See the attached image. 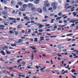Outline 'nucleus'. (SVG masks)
I'll return each mask as SVG.
<instances>
[{"label": "nucleus", "mask_w": 78, "mask_h": 78, "mask_svg": "<svg viewBox=\"0 0 78 78\" xmlns=\"http://www.w3.org/2000/svg\"><path fill=\"white\" fill-rule=\"evenodd\" d=\"M17 5H18L19 6H22V5L23 3L21 2H18L17 3Z\"/></svg>", "instance_id": "13"}, {"label": "nucleus", "mask_w": 78, "mask_h": 78, "mask_svg": "<svg viewBox=\"0 0 78 78\" xmlns=\"http://www.w3.org/2000/svg\"><path fill=\"white\" fill-rule=\"evenodd\" d=\"M58 57H61V55H59V53L58 54Z\"/></svg>", "instance_id": "63"}, {"label": "nucleus", "mask_w": 78, "mask_h": 78, "mask_svg": "<svg viewBox=\"0 0 78 78\" xmlns=\"http://www.w3.org/2000/svg\"><path fill=\"white\" fill-rule=\"evenodd\" d=\"M4 9H5V10H6V9H8V8H7V7H4Z\"/></svg>", "instance_id": "56"}, {"label": "nucleus", "mask_w": 78, "mask_h": 78, "mask_svg": "<svg viewBox=\"0 0 78 78\" xmlns=\"http://www.w3.org/2000/svg\"><path fill=\"white\" fill-rule=\"evenodd\" d=\"M40 41H42V40H44V37H40Z\"/></svg>", "instance_id": "31"}, {"label": "nucleus", "mask_w": 78, "mask_h": 78, "mask_svg": "<svg viewBox=\"0 0 78 78\" xmlns=\"http://www.w3.org/2000/svg\"><path fill=\"white\" fill-rule=\"evenodd\" d=\"M24 2L26 3H27V2H28V0H24Z\"/></svg>", "instance_id": "52"}, {"label": "nucleus", "mask_w": 78, "mask_h": 78, "mask_svg": "<svg viewBox=\"0 0 78 78\" xmlns=\"http://www.w3.org/2000/svg\"><path fill=\"white\" fill-rule=\"evenodd\" d=\"M46 41H50V39H45Z\"/></svg>", "instance_id": "59"}, {"label": "nucleus", "mask_w": 78, "mask_h": 78, "mask_svg": "<svg viewBox=\"0 0 78 78\" xmlns=\"http://www.w3.org/2000/svg\"><path fill=\"white\" fill-rule=\"evenodd\" d=\"M30 18L31 20H33L34 19V17H30Z\"/></svg>", "instance_id": "40"}, {"label": "nucleus", "mask_w": 78, "mask_h": 78, "mask_svg": "<svg viewBox=\"0 0 78 78\" xmlns=\"http://www.w3.org/2000/svg\"><path fill=\"white\" fill-rule=\"evenodd\" d=\"M31 9L32 11H36V9L34 7L31 8Z\"/></svg>", "instance_id": "10"}, {"label": "nucleus", "mask_w": 78, "mask_h": 78, "mask_svg": "<svg viewBox=\"0 0 78 78\" xmlns=\"http://www.w3.org/2000/svg\"><path fill=\"white\" fill-rule=\"evenodd\" d=\"M77 14V13L76 12H74L73 13V14L74 16H76Z\"/></svg>", "instance_id": "23"}, {"label": "nucleus", "mask_w": 78, "mask_h": 78, "mask_svg": "<svg viewBox=\"0 0 78 78\" xmlns=\"http://www.w3.org/2000/svg\"><path fill=\"white\" fill-rule=\"evenodd\" d=\"M72 35H73V34H69L66 36H72Z\"/></svg>", "instance_id": "35"}, {"label": "nucleus", "mask_w": 78, "mask_h": 78, "mask_svg": "<svg viewBox=\"0 0 78 78\" xmlns=\"http://www.w3.org/2000/svg\"><path fill=\"white\" fill-rule=\"evenodd\" d=\"M47 18H48V16H44V19H47Z\"/></svg>", "instance_id": "44"}, {"label": "nucleus", "mask_w": 78, "mask_h": 78, "mask_svg": "<svg viewBox=\"0 0 78 78\" xmlns=\"http://www.w3.org/2000/svg\"><path fill=\"white\" fill-rule=\"evenodd\" d=\"M55 21V19H53L51 20V23H53L54 22L53 21Z\"/></svg>", "instance_id": "42"}, {"label": "nucleus", "mask_w": 78, "mask_h": 78, "mask_svg": "<svg viewBox=\"0 0 78 78\" xmlns=\"http://www.w3.org/2000/svg\"><path fill=\"white\" fill-rule=\"evenodd\" d=\"M6 44H7V46H8V47L9 46V45H10L9 44L7 43Z\"/></svg>", "instance_id": "58"}, {"label": "nucleus", "mask_w": 78, "mask_h": 78, "mask_svg": "<svg viewBox=\"0 0 78 78\" xmlns=\"http://www.w3.org/2000/svg\"><path fill=\"white\" fill-rule=\"evenodd\" d=\"M47 20H43L42 21V22H47Z\"/></svg>", "instance_id": "60"}, {"label": "nucleus", "mask_w": 78, "mask_h": 78, "mask_svg": "<svg viewBox=\"0 0 78 78\" xmlns=\"http://www.w3.org/2000/svg\"><path fill=\"white\" fill-rule=\"evenodd\" d=\"M20 10L21 11H25V9H23L22 7H21L20 9Z\"/></svg>", "instance_id": "15"}, {"label": "nucleus", "mask_w": 78, "mask_h": 78, "mask_svg": "<svg viewBox=\"0 0 78 78\" xmlns=\"http://www.w3.org/2000/svg\"><path fill=\"white\" fill-rule=\"evenodd\" d=\"M13 33H15V35H17V34H18V32H16V31L14 30L13 31Z\"/></svg>", "instance_id": "24"}, {"label": "nucleus", "mask_w": 78, "mask_h": 78, "mask_svg": "<svg viewBox=\"0 0 78 78\" xmlns=\"http://www.w3.org/2000/svg\"><path fill=\"white\" fill-rule=\"evenodd\" d=\"M75 6H73L71 9V10H70L69 11H75Z\"/></svg>", "instance_id": "9"}, {"label": "nucleus", "mask_w": 78, "mask_h": 78, "mask_svg": "<svg viewBox=\"0 0 78 78\" xmlns=\"http://www.w3.org/2000/svg\"><path fill=\"white\" fill-rule=\"evenodd\" d=\"M45 27H49L50 26V24H47L45 25Z\"/></svg>", "instance_id": "64"}, {"label": "nucleus", "mask_w": 78, "mask_h": 78, "mask_svg": "<svg viewBox=\"0 0 78 78\" xmlns=\"http://www.w3.org/2000/svg\"><path fill=\"white\" fill-rule=\"evenodd\" d=\"M34 3L35 4H38L39 3V1L36 0L34 2Z\"/></svg>", "instance_id": "16"}, {"label": "nucleus", "mask_w": 78, "mask_h": 78, "mask_svg": "<svg viewBox=\"0 0 78 78\" xmlns=\"http://www.w3.org/2000/svg\"><path fill=\"white\" fill-rule=\"evenodd\" d=\"M2 12H0V13H2V14H4V16H5V15H6V12H5V11H3Z\"/></svg>", "instance_id": "11"}, {"label": "nucleus", "mask_w": 78, "mask_h": 78, "mask_svg": "<svg viewBox=\"0 0 78 78\" xmlns=\"http://www.w3.org/2000/svg\"><path fill=\"white\" fill-rule=\"evenodd\" d=\"M6 0H4V1L3 2V3H5V4H6Z\"/></svg>", "instance_id": "41"}, {"label": "nucleus", "mask_w": 78, "mask_h": 78, "mask_svg": "<svg viewBox=\"0 0 78 78\" xmlns=\"http://www.w3.org/2000/svg\"><path fill=\"white\" fill-rule=\"evenodd\" d=\"M29 66H33V63H29V64H28Z\"/></svg>", "instance_id": "36"}, {"label": "nucleus", "mask_w": 78, "mask_h": 78, "mask_svg": "<svg viewBox=\"0 0 78 78\" xmlns=\"http://www.w3.org/2000/svg\"><path fill=\"white\" fill-rule=\"evenodd\" d=\"M0 60H1L2 61H5V60L4 59H3L2 58H0Z\"/></svg>", "instance_id": "47"}, {"label": "nucleus", "mask_w": 78, "mask_h": 78, "mask_svg": "<svg viewBox=\"0 0 78 78\" xmlns=\"http://www.w3.org/2000/svg\"><path fill=\"white\" fill-rule=\"evenodd\" d=\"M26 20H27V21H29V20H30V18H28L27 17V19H26Z\"/></svg>", "instance_id": "46"}, {"label": "nucleus", "mask_w": 78, "mask_h": 78, "mask_svg": "<svg viewBox=\"0 0 78 78\" xmlns=\"http://www.w3.org/2000/svg\"><path fill=\"white\" fill-rule=\"evenodd\" d=\"M14 2L13 1H12L11 2V5H12V6H13V4H14Z\"/></svg>", "instance_id": "27"}, {"label": "nucleus", "mask_w": 78, "mask_h": 78, "mask_svg": "<svg viewBox=\"0 0 78 78\" xmlns=\"http://www.w3.org/2000/svg\"><path fill=\"white\" fill-rule=\"evenodd\" d=\"M57 5H58V3L56 2H52L51 3V6L53 7V9L54 10L56 9Z\"/></svg>", "instance_id": "1"}, {"label": "nucleus", "mask_w": 78, "mask_h": 78, "mask_svg": "<svg viewBox=\"0 0 78 78\" xmlns=\"http://www.w3.org/2000/svg\"><path fill=\"white\" fill-rule=\"evenodd\" d=\"M67 6H69V4H68V3L66 4V5H65L64 8H66L67 7Z\"/></svg>", "instance_id": "32"}, {"label": "nucleus", "mask_w": 78, "mask_h": 78, "mask_svg": "<svg viewBox=\"0 0 78 78\" xmlns=\"http://www.w3.org/2000/svg\"><path fill=\"white\" fill-rule=\"evenodd\" d=\"M28 33H31V29H29L28 30Z\"/></svg>", "instance_id": "51"}, {"label": "nucleus", "mask_w": 78, "mask_h": 78, "mask_svg": "<svg viewBox=\"0 0 78 78\" xmlns=\"http://www.w3.org/2000/svg\"><path fill=\"white\" fill-rule=\"evenodd\" d=\"M43 10L44 12H47V8L46 7H44L43 8Z\"/></svg>", "instance_id": "6"}, {"label": "nucleus", "mask_w": 78, "mask_h": 78, "mask_svg": "<svg viewBox=\"0 0 78 78\" xmlns=\"http://www.w3.org/2000/svg\"><path fill=\"white\" fill-rule=\"evenodd\" d=\"M46 68L45 67H43L42 68H41L40 70H41V71H43V69H45Z\"/></svg>", "instance_id": "26"}, {"label": "nucleus", "mask_w": 78, "mask_h": 78, "mask_svg": "<svg viewBox=\"0 0 78 78\" xmlns=\"http://www.w3.org/2000/svg\"><path fill=\"white\" fill-rule=\"evenodd\" d=\"M76 13L78 14V8L76 9Z\"/></svg>", "instance_id": "49"}, {"label": "nucleus", "mask_w": 78, "mask_h": 78, "mask_svg": "<svg viewBox=\"0 0 78 78\" xmlns=\"http://www.w3.org/2000/svg\"><path fill=\"white\" fill-rule=\"evenodd\" d=\"M66 2H67V3H69L70 2V0H67Z\"/></svg>", "instance_id": "62"}, {"label": "nucleus", "mask_w": 78, "mask_h": 78, "mask_svg": "<svg viewBox=\"0 0 78 78\" xmlns=\"http://www.w3.org/2000/svg\"><path fill=\"white\" fill-rule=\"evenodd\" d=\"M71 2V3H72V4H73V3H75V1L73 0H72L70 1Z\"/></svg>", "instance_id": "25"}, {"label": "nucleus", "mask_w": 78, "mask_h": 78, "mask_svg": "<svg viewBox=\"0 0 78 78\" xmlns=\"http://www.w3.org/2000/svg\"><path fill=\"white\" fill-rule=\"evenodd\" d=\"M23 27V26L22 25H19L17 27V28L18 29H20V28H22Z\"/></svg>", "instance_id": "8"}, {"label": "nucleus", "mask_w": 78, "mask_h": 78, "mask_svg": "<svg viewBox=\"0 0 78 78\" xmlns=\"http://www.w3.org/2000/svg\"><path fill=\"white\" fill-rule=\"evenodd\" d=\"M37 10L39 13H41L42 12V9L41 8H38Z\"/></svg>", "instance_id": "4"}, {"label": "nucleus", "mask_w": 78, "mask_h": 78, "mask_svg": "<svg viewBox=\"0 0 78 78\" xmlns=\"http://www.w3.org/2000/svg\"><path fill=\"white\" fill-rule=\"evenodd\" d=\"M52 9H53V8L51 7V8H49L48 9V10L49 11H51V10H52Z\"/></svg>", "instance_id": "38"}, {"label": "nucleus", "mask_w": 78, "mask_h": 78, "mask_svg": "<svg viewBox=\"0 0 78 78\" xmlns=\"http://www.w3.org/2000/svg\"><path fill=\"white\" fill-rule=\"evenodd\" d=\"M9 39H12V37H11V36H9Z\"/></svg>", "instance_id": "57"}, {"label": "nucleus", "mask_w": 78, "mask_h": 78, "mask_svg": "<svg viewBox=\"0 0 78 78\" xmlns=\"http://www.w3.org/2000/svg\"><path fill=\"white\" fill-rule=\"evenodd\" d=\"M22 64H23V65H25L26 64V62H23Z\"/></svg>", "instance_id": "50"}, {"label": "nucleus", "mask_w": 78, "mask_h": 78, "mask_svg": "<svg viewBox=\"0 0 78 78\" xmlns=\"http://www.w3.org/2000/svg\"><path fill=\"white\" fill-rule=\"evenodd\" d=\"M1 54H2L3 55H5V54L3 51H1Z\"/></svg>", "instance_id": "21"}, {"label": "nucleus", "mask_w": 78, "mask_h": 78, "mask_svg": "<svg viewBox=\"0 0 78 78\" xmlns=\"http://www.w3.org/2000/svg\"><path fill=\"white\" fill-rule=\"evenodd\" d=\"M66 51H67L66 49H64L63 50V51L64 52H66Z\"/></svg>", "instance_id": "61"}, {"label": "nucleus", "mask_w": 78, "mask_h": 78, "mask_svg": "<svg viewBox=\"0 0 78 78\" xmlns=\"http://www.w3.org/2000/svg\"><path fill=\"white\" fill-rule=\"evenodd\" d=\"M44 31V30L42 29H40L38 30L39 32H42V31Z\"/></svg>", "instance_id": "29"}, {"label": "nucleus", "mask_w": 78, "mask_h": 78, "mask_svg": "<svg viewBox=\"0 0 78 78\" xmlns=\"http://www.w3.org/2000/svg\"><path fill=\"white\" fill-rule=\"evenodd\" d=\"M23 7L24 8H26L27 7V5L26 4H24L23 5Z\"/></svg>", "instance_id": "18"}, {"label": "nucleus", "mask_w": 78, "mask_h": 78, "mask_svg": "<svg viewBox=\"0 0 78 78\" xmlns=\"http://www.w3.org/2000/svg\"><path fill=\"white\" fill-rule=\"evenodd\" d=\"M67 24H65V25H62V26H61V27H66V26H67Z\"/></svg>", "instance_id": "48"}, {"label": "nucleus", "mask_w": 78, "mask_h": 78, "mask_svg": "<svg viewBox=\"0 0 78 78\" xmlns=\"http://www.w3.org/2000/svg\"><path fill=\"white\" fill-rule=\"evenodd\" d=\"M15 12H16V11H15V10H13L12 12V14H14V13H15Z\"/></svg>", "instance_id": "43"}, {"label": "nucleus", "mask_w": 78, "mask_h": 78, "mask_svg": "<svg viewBox=\"0 0 78 78\" xmlns=\"http://www.w3.org/2000/svg\"><path fill=\"white\" fill-rule=\"evenodd\" d=\"M58 15L59 16H62V12H60L58 14Z\"/></svg>", "instance_id": "30"}, {"label": "nucleus", "mask_w": 78, "mask_h": 78, "mask_svg": "<svg viewBox=\"0 0 78 78\" xmlns=\"http://www.w3.org/2000/svg\"><path fill=\"white\" fill-rule=\"evenodd\" d=\"M34 42H37V38H34Z\"/></svg>", "instance_id": "33"}, {"label": "nucleus", "mask_w": 78, "mask_h": 78, "mask_svg": "<svg viewBox=\"0 0 78 78\" xmlns=\"http://www.w3.org/2000/svg\"><path fill=\"white\" fill-rule=\"evenodd\" d=\"M44 6L46 7H48L50 6V4L48 3V1H46L44 2Z\"/></svg>", "instance_id": "3"}, {"label": "nucleus", "mask_w": 78, "mask_h": 78, "mask_svg": "<svg viewBox=\"0 0 78 78\" xmlns=\"http://www.w3.org/2000/svg\"><path fill=\"white\" fill-rule=\"evenodd\" d=\"M6 68L7 69H9V70H12L13 68H12V67L10 68V67H6Z\"/></svg>", "instance_id": "19"}, {"label": "nucleus", "mask_w": 78, "mask_h": 78, "mask_svg": "<svg viewBox=\"0 0 78 78\" xmlns=\"http://www.w3.org/2000/svg\"><path fill=\"white\" fill-rule=\"evenodd\" d=\"M23 41V40L22 39H19L18 41L16 43H15L14 44H11V45L12 47H16V44H19V42H22Z\"/></svg>", "instance_id": "2"}, {"label": "nucleus", "mask_w": 78, "mask_h": 78, "mask_svg": "<svg viewBox=\"0 0 78 78\" xmlns=\"http://www.w3.org/2000/svg\"><path fill=\"white\" fill-rule=\"evenodd\" d=\"M29 47L31 48L32 49H36V48H35V47L34 46H29Z\"/></svg>", "instance_id": "17"}, {"label": "nucleus", "mask_w": 78, "mask_h": 78, "mask_svg": "<svg viewBox=\"0 0 78 78\" xmlns=\"http://www.w3.org/2000/svg\"><path fill=\"white\" fill-rule=\"evenodd\" d=\"M19 16H21V14H22V12H19Z\"/></svg>", "instance_id": "53"}, {"label": "nucleus", "mask_w": 78, "mask_h": 78, "mask_svg": "<svg viewBox=\"0 0 78 78\" xmlns=\"http://www.w3.org/2000/svg\"><path fill=\"white\" fill-rule=\"evenodd\" d=\"M68 72V70H66V71L65 72H62V73H67Z\"/></svg>", "instance_id": "45"}, {"label": "nucleus", "mask_w": 78, "mask_h": 78, "mask_svg": "<svg viewBox=\"0 0 78 78\" xmlns=\"http://www.w3.org/2000/svg\"><path fill=\"white\" fill-rule=\"evenodd\" d=\"M73 23V19H71L70 20H69V23Z\"/></svg>", "instance_id": "22"}, {"label": "nucleus", "mask_w": 78, "mask_h": 78, "mask_svg": "<svg viewBox=\"0 0 78 78\" xmlns=\"http://www.w3.org/2000/svg\"><path fill=\"white\" fill-rule=\"evenodd\" d=\"M73 23H75V24H77L78 23V19H76L73 20Z\"/></svg>", "instance_id": "7"}, {"label": "nucleus", "mask_w": 78, "mask_h": 78, "mask_svg": "<svg viewBox=\"0 0 78 78\" xmlns=\"http://www.w3.org/2000/svg\"><path fill=\"white\" fill-rule=\"evenodd\" d=\"M0 27H1V28H4L5 26L1 25H0Z\"/></svg>", "instance_id": "39"}, {"label": "nucleus", "mask_w": 78, "mask_h": 78, "mask_svg": "<svg viewBox=\"0 0 78 78\" xmlns=\"http://www.w3.org/2000/svg\"><path fill=\"white\" fill-rule=\"evenodd\" d=\"M72 8V6H69L68 7H67L66 8V9H69V8Z\"/></svg>", "instance_id": "37"}, {"label": "nucleus", "mask_w": 78, "mask_h": 78, "mask_svg": "<svg viewBox=\"0 0 78 78\" xmlns=\"http://www.w3.org/2000/svg\"><path fill=\"white\" fill-rule=\"evenodd\" d=\"M36 68L37 69H39V66H36Z\"/></svg>", "instance_id": "55"}, {"label": "nucleus", "mask_w": 78, "mask_h": 78, "mask_svg": "<svg viewBox=\"0 0 78 78\" xmlns=\"http://www.w3.org/2000/svg\"><path fill=\"white\" fill-rule=\"evenodd\" d=\"M5 48H8L6 46H1L0 47V49H5Z\"/></svg>", "instance_id": "12"}, {"label": "nucleus", "mask_w": 78, "mask_h": 78, "mask_svg": "<svg viewBox=\"0 0 78 78\" xmlns=\"http://www.w3.org/2000/svg\"><path fill=\"white\" fill-rule=\"evenodd\" d=\"M38 25H39V28H41L42 27V25L41 24L38 23Z\"/></svg>", "instance_id": "20"}, {"label": "nucleus", "mask_w": 78, "mask_h": 78, "mask_svg": "<svg viewBox=\"0 0 78 78\" xmlns=\"http://www.w3.org/2000/svg\"><path fill=\"white\" fill-rule=\"evenodd\" d=\"M6 52L7 54H11V53L8 51H6Z\"/></svg>", "instance_id": "34"}, {"label": "nucleus", "mask_w": 78, "mask_h": 78, "mask_svg": "<svg viewBox=\"0 0 78 78\" xmlns=\"http://www.w3.org/2000/svg\"><path fill=\"white\" fill-rule=\"evenodd\" d=\"M18 76H20L23 77V78H24L25 77V76L24 75H18Z\"/></svg>", "instance_id": "28"}, {"label": "nucleus", "mask_w": 78, "mask_h": 78, "mask_svg": "<svg viewBox=\"0 0 78 78\" xmlns=\"http://www.w3.org/2000/svg\"><path fill=\"white\" fill-rule=\"evenodd\" d=\"M58 48L59 49H61L62 48L64 49V47H62L61 45H59L58 46Z\"/></svg>", "instance_id": "14"}, {"label": "nucleus", "mask_w": 78, "mask_h": 78, "mask_svg": "<svg viewBox=\"0 0 78 78\" xmlns=\"http://www.w3.org/2000/svg\"><path fill=\"white\" fill-rule=\"evenodd\" d=\"M75 72V69H73V70L72 71V73H74Z\"/></svg>", "instance_id": "54"}, {"label": "nucleus", "mask_w": 78, "mask_h": 78, "mask_svg": "<svg viewBox=\"0 0 78 78\" xmlns=\"http://www.w3.org/2000/svg\"><path fill=\"white\" fill-rule=\"evenodd\" d=\"M33 6V4L31 3H29L27 5V6L28 8H31Z\"/></svg>", "instance_id": "5"}]
</instances>
